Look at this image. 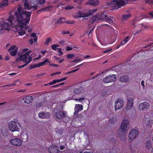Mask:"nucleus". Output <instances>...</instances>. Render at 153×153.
<instances>
[{"mask_svg": "<svg viewBox=\"0 0 153 153\" xmlns=\"http://www.w3.org/2000/svg\"><path fill=\"white\" fill-rule=\"evenodd\" d=\"M118 132L119 136L122 138L125 137L128 132L119 128Z\"/></svg>", "mask_w": 153, "mask_h": 153, "instance_id": "nucleus-18", "label": "nucleus"}, {"mask_svg": "<svg viewBox=\"0 0 153 153\" xmlns=\"http://www.w3.org/2000/svg\"><path fill=\"white\" fill-rule=\"evenodd\" d=\"M10 143L13 145L16 146H20L22 143L21 140L19 138H16L10 140Z\"/></svg>", "mask_w": 153, "mask_h": 153, "instance_id": "nucleus-13", "label": "nucleus"}, {"mask_svg": "<svg viewBox=\"0 0 153 153\" xmlns=\"http://www.w3.org/2000/svg\"><path fill=\"white\" fill-rule=\"evenodd\" d=\"M52 9V7L51 6H48L44 8H42L40 10H38L37 11V12H39L40 11H47V10H51Z\"/></svg>", "mask_w": 153, "mask_h": 153, "instance_id": "nucleus-29", "label": "nucleus"}, {"mask_svg": "<svg viewBox=\"0 0 153 153\" xmlns=\"http://www.w3.org/2000/svg\"><path fill=\"white\" fill-rule=\"evenodd\" d=\"M85 99V98H84V97H83V98H79V99H75V100L76 101H81L82 100H84Z\"/></svg>", "mask_w": 153, "mask_h": 153, "instance_id": "nucleus-48", "label": "nucleus"}, {"mask_svg": "<svg viewBox=\"0 0 153 153\" xmlns=\"http://www.w3.org/2000/svg\"><path fill=\"white\" fill-rule=\"evenodd\" d=\"M8 128L11 131H18L20 129L18 123L14 121L10 122L8 124Z\"/></svg>", "mask_w": 153, "mask_h": 153, "instance_id": "nucleus-4", "label": "nucleus"}, {"mask_svg": "<svg viewBox=\"0 0 153 153\" xmlns=\"http://www.w3.org/2000/svg\"><path fill=\"white\" fill-rule=\"evenodd\" d=\"M40 66L39 63L34 65H31L30 66V69L33 68H35L38 67Z\"/></svg>", "mask_w": 153, "mask_h": 153, "instance_id": "nucleus-35", "label": "nucleus"}, {"mask_svg": "<svg viewBox=\"0 0 153 153\" xmlns=\"http://www.w3.org/2000/svg\"><path fill=\"white\" fill-rule=\"evenodd\" d=\"M97 10V9L93 10H89L86 13L82 12H79L78 13L79 17H88L95 12Z\"/></svg>", "mask_w": 153, "mask_h": 153, "instance_id": "nucleus-8", "label": "nucleus"}, {"mask_svg": "<svg viewBox=\"0 0 153 153\" xmlns=\"http://www.w3.org/2000/svg\"><path fill=\"white\" fill-rule=\"evenodd\" d=\"M153 123V120L150 119L148 120L146 123V125L148 127L151 128L152 127V124Z\"/></svg>", "mask_w": 153, "mask_h": 153, "instance_id": "nucleus-32", "label": "nucleus"}, {"mask_svg": "<svg viewBox=\"0 0 153 153\" xmlns=\"http://www.w3.org/2000/svg\"><path fill=\"white\" fill-rule=\"evenodd\" d=\"M83 90L82 87H80L78 88H75L74 91V92L75 94H78L80 93Z\"/></svg>", "mask_w": 153, "mask_h": 153, "instance_id": "nucleus-27", "label": "nucleus"}, {"mask_svg": "<svg viewBox=\"0 0 153 153\" xmlns=\"http://www.w3.org/2000/svg\"><path fill=\"white\" fill-rule=\"evenodd\" d=\"M21 58V60L23 61L25 63H26L27 62V59L28 58V56L25 53V54L20 55Z\"/></svg>", "mask_w": 153, "mask_h": 153, "instance_id": "nucleus-25", "label": "nucleus"}, {"mask_svg": "<svg viewBox=\"0 0 153 153\" xmlns=\"http://www.w3.org/2000/svg\"><path fill=\"white\" fill-rule=\"evenodd\" d=\"M98 21V19H97L96 16L93 17L90 19V22L91 24H93L95 22H97Z\"/></svg>", "mask_w": 153, "mask_h": 153, "instance_id": "nucleus-30", "label": "nucleus"}, {"mask_svg": "<svg viewBox=\"0 0 153 153\" xmlns=\"http://www.w3.org/2000/svg\"><path fill=\"white\" fill-rule=\"evenodd\" d=\"M7 130L6 128L4 127H2L1 129V131L2 132V133L3 134L7 132Z\"/></svg>", "mask_w": 153, "mask_h": 153, "instance_id": "nucleus-36", "label": "nucleus"}, {"mask_svg": "<svg viewBox=\"0 0 153 153\" xmlns=\"http://www.w3.org/2000/svg\"><path fill=\"white\" fill-rule=\"evenodd\" d=\"M72 48H71V47H69L68 46H67V49H66V50L67 51H71V50H72Z\"/></svg>", "mask_w": 153, "mask_h": 153, "instance_id": "nucleus-56", "label": "nucleus"}, {"mask_svg": "<svg viewBox=\"0 0 153 153\" xmlns=\"http://www.w3.org/2000/svg\"><path fill=\"white\" fill-rule=\"evenodd\" d=\"M23 100L24 101V102L26 103L29 104L33 100L32 96H27L23 99Z\"/></svg>", "mask_w": 153, "mask_h": 153, "instance_id": "nucleus-20", "label": "nucleus"}, {"mask_svg": "<svg viewBox=\"0 0 153 153\" xmlns=\"http://www.w3.org/2000/svg\"><path fill=\"white\" fill-rule=\"evenodd\" d=\"M58 52L60 53V54H63V53L62 52V49L61 48H59L58 49Z\"/></svg>", "mask_w": 153, "mask_h": 153, "instance_id": "nucleus-52", "label": "nucleus"}, {"mask_svg": "<svg viewBox=\"0 0 153 153\" xmlns=\"http://www.w3.org/2000/svg\"><path fill=\"white\" fill-rule=\"evenodd\" d=\"M29 43H30V45H32L33 43V40L32 39H30L29 40Z\"/></svg>", "mask_w": 153, "mask_h": 153, "instance_id": "nucleus-63", "label": "nucleus"}, {"mask_svg": "<svg viewBox=\"0 0 153 153\" xmlns=\"http://www.w3.org/2000/svg\"><path fill=\"white\" fill-rule=\"evenodd\" d=\"M73 8V7L71 5H68L65 7V9L66 10H69Z\"/></svg>", "mask_w": 153, "mask_h": 153, "instance_id": "nucleus-45", "label": "nucleus"}, {"mask_svg": "<svg viewBox=\"0 0 153 153\" xmlns=\"http://www.w3.org/2000/svg\"><path fill=\"white\" fill-rule=\"evenodd\" d=\"M116 122V120L114 117H111L109 118V122L111 124H114Z\"/></svg>", "mask_w": 153, "mask_h": 153, "instance_id": "nucleus-31", "label": "nucleus"}, {"mask_svg": "<svg viewBox=\"0 0 153 153\" xmlns=\"http://www.w3.org/2000/svg\"><path fill=\"white\" fill-rule=\"evenodd\" d=\"M18 50V47L15 45H13L10 47L8 51L11 56H15Z\"/></svg>", "mask_w": 153, "mask_h": 153, "instance_id": "nucleus-11", "label": "nucleus"}, {"mask_svg": "<svg viewBox=\"0 0 153 153\" xmlns=\"http://www.w3.org/2000/svg\"><path fill=\"white\" fill-rule=\"evenodd\" d=\"M18 73H12L11 74H8L7 75H9L10 76H15Z\"/></svg>", "mask_w": 153, "mask_h": 153, "instance_id": "nucleus-55", "label": "nucleus"}, {"mask_svg": "<svg viewBox=\"0 0 153 153\" xmlns=\"http://www.w3.org/2000/svg\"><path fill=\"white\" fill-rule=\"evenodd\" d=\"M83 106L81 104H76L74 107L75 112L74 113V115H77L78 112L82 110Z\"/></svg>", "mask_w": 153, "mask_h": 153, "instance_id": "nucleus-14", "label": "nucleus"}, {"mask_svg": "<svg viewBox=\"0 0 153 153\" xmlns=\"http://www.w3.org/2000/svg\"><path fill=\"white\" fill-rule=\"evenodd\" d=\"M1 27H0V30H2L3 29L9 30L10 29L11 27V25L7 23L2 22L1 23Z\"/></svg>", "mask_w": 153, "mask_h": 153, "instance_id": "nucleus-16", "label": "nucleus"}, {"mask_svg": "<svg viewBox=\"0 0 153 153\" xmlns=\"http://www.w3.org/2000/svg\"><path fill=\"white\" fill-rule=\"evenodd\" d=\"M50 114L49 112H41L39 113V117L42 119H48L50 117Z\"/></svg>", "mask_w": 153, "mask_h": 153, "instance_id": "nucleus-15", "label": "nucleus"}, {"mask_svg": "<svg viewBox=\"0 0 153 153\" xmlns=\"http://www.w3.org/2000/svg\"><path fill=\"white\" fill-rule=\"evenodd\" d=\"M82 60V59H77L74 60L73 61V62H79L81 61Z\"/></svg>", "mask_w": 153, "mask_h": 153, "instance_id": "nucleus-46", "label": "nucleus"}, {"mask_svg": "<svg viewBox=\"0 0 153 153\" xmlns=\"http://www.w3.org/2000/svg\"><path fill=\"white\" fill-rule=\"evenodd\" d=\"M126 43V42L123 40V41H122L121 42V43H120V45H121V46L123 45L124 44H125Z\"/></svg>", "mask_w": 153, "mask_h": 153, "instance_id": "nucleus-58", "label": "nucleus"}, {"mask_svg": "<svg viewBox=\"0 0 153 153\" xmlns=\"http://www.w3.org/2000/svg\"><path fill=\"white\" fill-rule=\"evenodd\" d=\"M127 102L126 106V110L128 111L132 107L133 103V97H128L127 98Z\"/></svg>", "mask_w": 153, "mask_h": 153, "instance_id": "nucleus-9", "label": "nucleus"}, {"mask_svg": "<svg viewBox=\"0 0 153 153\" xmlns=\"http://www.w3.org/2000/svg\"><path fill=\"white\" fill-rule=\"evenodd\" d=\"M28 49L26 48L25 49L23 50L22 51V53H25V52L27 51L28 50Z\"/></svg>", "mask_w": 153, "mask_h": 153, "instance_id": "nucleus-59", "label": "nucleus"}, {"mask_svg": "<svg viewBox=\"0 0 153 153\" xmlns=\"http://www.w3.org/2000/svg\"><path fill=\"white\" fill-rule=\"evenodd\" d=\"M46 0H37L38 3L40 4H43L45 3Z\"/></svg>", "mask_w": 153, "mask_h": 153, "instance_id": "nucleus-41", "label": "nucleus"}, {"mask_svg": "<svg viewBox=\"0 0 153 153\" xmlns=\"http://www.w3.org/2000/svg\"><path fill=\"white\" fill-rule=\"evenodd\" d=\"M116 0H113V2H111V3H110L109 4V5L112 7H114V8L115 9V6H114L113 5V3H114V1H115Z\"/></svg>", "mask_w": 153, "mask_h": 153, "instance_id": "nucleus-47", "label": "nucleus"}, {"mask_svg": "<svg viewBox=\"0 0 153 153\" xmlns=\"http://www.w3.org/2000/svg\"><path fill=\"white\" fill-rule=\"evenodd\" d=\"M66 114V112H65L63 111H58L55 113L56 120L57 121H59L66 117L68 118V117L67 116Z\"/></svg>", "mask_w": 153, "mask_h": 153, "instance_id": "nucleus-2", "label": "nucleus"}, {"mask_svg": "<svg viewBox=\"0 0 153 153\" xmlns=\"http://www.w3.org/2000/svg\"><path fill=\"white\" fill-rule=\"evenodd\" d=\"M9 4L8 0H3L0 3V8H4L7 6Z\"/></svg>", "mask_w": 153, "mask_h": 153, "instance_id": "nucleus-23", "label": "nucleus"}, {"mask_svg": "<svg viewBox=\"0 0 153 153\" xmlns=\"http://www.w3.org/2000/svg\"><path fill=\"white\" fill-rule=\"evenodd\" d=\"M120 128L128 132L129 129V121L128 120H124L122 122Z\"/></svg>", "mask_w": 153, "mask_h": 153, "instance_id": "nucleus-6", "label": "nucleus"}, {"mask_svg": "<svg viewBox=\"0 0 153 153\" xmlns=\"http://www.w3.org/2000/svg\"><path fill=\"white\" fill-rule=\"evenodd\" d=\"M145 3H148L150 4H153V0H148Z\"/></svg>", "mask_w": 153, "mask_h": 153, "instance_id": "nucleus-40", "label": "nucleus"}, {"mask_svg": "<svg viewBox=\"0 0 153 153\" xmlns=\"http://www.w3.org/2000/svg\"><path fill=\"white\" fill-rule=\"evenodd\" d=\"M50 62L48 60V59H46L43 62H41L39 63V64L40 66H43L45 65V64L47 63H49Z\"/></svg>", "mask_w": 153, "mask_h": 153, "instance_id": "nucleus-33", "label": "nucleus"}, {"mask_svg": "<svg viewBox=\"0 0 153 153\" xmlns=\"http://www.w3.org/2000/svg\"><path fill=\"white\" fill-rule=\"evenodd\" d=\"M124 104L123 100L120 99H118L116 100L115 103V109L117 110L121 108Z\"/></svg>", "mask_w": 153, "mask_h": 153, "instance_id": "nucleus-12", "label": "nucleus"}, {"mask_svg": "<svg viewBox=\"0 0 153 153\" xmlns=\"http://www.w3.org/2000/svg\"><path fill=\"white\" fill-rule=\"evenodd\" d=\"M149 14L152 17V18H153V11H152L150 13H149Z\"/></svg>", "mask_w": 153, "mask_h": 153, "instance_id": "nucleus-61", "label": "nucleus"}, {"mask_svg": "<svg viewBox=\"0 0 153 153\" xmlns=\"http://www.w3.org/2000/svg\"><path fill=\"white\" fill-rule=\"evenodd\" d=\"M82 0H74V2L79 4H80L82 2Z\"/></svg>", "mask_w": 153, "mask_h": 153, "instance_id": "nucleus-43", "label": "nucleus"}, {"mask_svg": "<svg viewBox=\"0 0 153 153\" xmlns=\"http://www.w3.org/2000/svg\"><path fill=\"white\" fill-rule=\"evenodd\" d=\"M65 19L64 18H60L58 19L55 20L53 22H54L55 24L56 25L57 24H59L61 23H64Z\"/></svg>", "mask_w": 153, "mask_h": 153, "instance_id": "nucleus-24", "label": "nucleus"}, {"mask_svg": "<svg viewBox=\"0 0 153 153\" xmlns=\"http://www.w3.org/2000/svg\"><path fill=\"white\" fill-rule=\"evenodd\" d=\"M115 74L109 75L106 76L103 79V81L105 83H108L114 81L116 78Z\"/></svg>", "mask_w": 153, "mask_h": 153, "instance_id": "nucleus-5", "label": "nucleus"}, {"mask_svg": "<svg viewBox=\"0 0 153 153\" xmlns=\"http://www.w3.org/2000/svg\"><path fill=\"white\" fill-rule=\"evenodd\" d=\"M129 39V36H127L126 38L124 40V41H125V42L126 43L127 41H128V40Z\"/></svg>", "mask_w": 153, "mask_h": 153, "instance_id": "nucleus-53", "label": "nucleus"}, {"mask_svg": "<svg viewBox=\"0 0 153 153\" xmlns=\"http://www.w3.org/2000/svg\"><path fill=\"white\" fill-rule=\"evenodd\" d=\"M146 148L149 150L151 147V142L150 140H148L145 143Z\"/></svg>", "mask_w": 153, "mask_h": 153, "instance_id": "nucleus-28", "label": "nucleus"}, {"mask_svg": "<svg viewBox=\"0 0 153 153\" xmlns=\"http://www.w3.org/2000/svg\"><path fill=\"white\" fill-rule=\"evenodd\" d=\"M112 50V49L111 48H110V49H108L107 50H106L105 51H104L103 52V53H108V52L110 51H111V50Z\"/></svg>", "mask_w": 153, "mask_h": 153, "instance_id": "nucleus-49", "label": "nucleus"}, {"mask_svg": "<svg viewBox=\"0 0 153 153\" xmlns=\"http://www.w3.org/2000/svg\"><path fill=\"white\" fill-rule=\"evenodd\" d=\"M31 13V12H27L19 7L15 13L16 17L13 15L11 16L8 20L11 26L18 30H21L23 28L27 29L29 26L26 24L29 23Z\"/></svg>", "mask_w": 153, "mask_h": 153, "instance_id": "nucleus-1", "label": "nucleus"}, {"mask_svg": "<svg viewBox=\"0 0 153 153\" xmlns=\"http://www.w3.org/2000/svg\"><path fill=\"white\" fill-rule=\"evenodd\" d=\"M106 92L105 91H104L102 94V95L103 96H104L105 95H106Z\"/></svg>", "mask_w": 153, "mask_h": 153, "instance_id": "nucleus-64", "label": "nucleus"}, {"mask_svg": "<svg viewBox=\"0 0 153 153\" xmlns=\"http://www.w3.org/2000/svg\"><path fill=\"white\" fill-rule=\"evenodd\" d=\"M24 7L25 9L27 10H36L37 9V6H30L28 3L25 2L24 4Z\"/></svg>", "mask_w": 153, "mask_h": 153, "instance_id": "nucleus-19", "label": "nucleus"}, {"mask_svg": "<svg viewBox=\"0 0 153 153\" xmlns=\"http://www.w3.org/2000/svg\"><path fill=\"white\" fill-rule=\"evenodd\" d=\"M20 31L19 32V34L20 35L22 36L25 34V31H23L22 30Z\"/></svg>", "mask_w": 153, "mask_h": 153, "instance_id": "nucleus-44", "label": "nucleus"}, {"mask_svg": "<svg viewBox=\"0 0 153 153\" xmlns=\"http://www.w3.org/2000/svg\"><path fill=\"white\" fill-rule=\"evenodd\" d=\"M131 16L130 14H126L122 15L121 19L123 21H126Z\"/></svg>", "mask_w": 153, "mask_h": 153, "instance_id": "nucleus-26", "label": "nucleus"}, {"mask_svg": "<svg viewBox=\"0 0 153 153\" xmlns=\"http://www.w3.org/2000/svg\"><path fill=\"white\" fill-rule=\"evenodd\" d=\"M55 82H56V81L55 80H54L52 81L51 82H50L48 84H47L44 85L45 86V85H53V84L55 83H56Z\"/></svg>", "mask_w": 153, "mask_h": 153, "instance_id": "nucleus-42", "label": "nucleus"}, {"mask_svg": "<svg viewBox=\"0 0 153 153\" xmlns=\"http://www.w3.org/2000/svg\"><path fill=\"white\" fill-rule=\"evenodd\" d=\"M61 73L59 71V72H56L55 73H53V74H51V76H53V75H56V74H61Z\"/></svg>", "mask_w": 153, "mask_h": 153, "instance_id": "nucleus-50", "label": "nucleus"}, {"mask_svg": "<svg viewBox=\"0 0 153 153\" xmlns=\"http://www.w3.org/2000/svg\"><path fill=\"white\" fill-rule=\"evenodd\" d=\"M96 16L98 19V21L100 20H105L109 23H112L113 22L112 20L108 16L105 12H103L99 15H97Z\"/></svg>", "mask_w": 153, "mask_h": 153, "instance_id": "nucleus-3", "label": "nucleus"}, {"mask_svg": "<svg viewBox=\"0 0 153 153\" xmlns=\"http://www.w3.org/2000/svg\"><path fill=\"white\" fill-rule=\"evenodd\" d=\"M30 36L31 37L34 38V41H37V37L36 36V34L35 33H31L30 35Z\"/></svg>", "mask_w": 153, "mask_h": 153, "instance_id": "nucleus-34", "label": "nucleus"}, {"mask_svg": "<svg viewBox=\"0 0 153 153\" xmlns=\"http://www.w3.org/2000/svg\"><path fill=\"white\" fill-rule=\"evenodd\" d=\"M41 55H40L38 57L35 58L33 60L34 61L35 60H38V59H39L40 58H41Z\"/></svg>", "mask_w": 153, "mask_h": 153, "instance_id": "nucleus-62", "label": "nucleus"}, {"mask_svg": "<svg viewBox=\"0 0 153 153\" xmlns=\"http://www.w3.org/2000/svg\"><path fill=\"white\" fill-rule=\"evenodd\" d=\"M144 81L143 80H142L141 81V84L143 86V88H144L145 87V85L144 84Z\"/></svg>", "mask_w": 153, "mask_h": 153, "instance_id": "nucleus-57", "label": "nucleus"}, {"mask_svg": "<svg viewBox=\"0 0 153 153\" xmlns=\"http://www.w3.org/2000/svg\"><path fill=\"white\" fill-rule=\"evenodd\" d=\"M27 65V64H25L24 65H21V66H19L18 67V68H23L25 66H26Z\"/></svg>", "mask_w": 153, "mask_h": 153, "instance_id": "nucleus-60", "label": "nucleus"}, {"mask_svg": "<svg viewBox=\"0 0 153 153\" xmlns=\"http://www.w3.org/2000/svg\"><path fill=\"white\" fill-rule=\"evenodd\" d=\"M150 107V105L147 102H144L140 103L138 106V109L140 111H145L148 109Z\"/></svg>", "mask_w": 153, "mask_h": 153, "instance_id": "nucleus-7", "label": "nucleus"}, {"mask_svg": "<svg viewBox=\"0 0 153 153\" xmlns=\"http://www.w3.org/2000/svg\"><path fill=\"white\" fill-rule=\"evenodd\" d=\"M59 149L56 147L52 146L49 148V150L51 153H58Z\"/></svg>", "mask_w": 153, "mask_h": 153, "instance_id": "nucleus-22", "label": "nucleus"}, {"mask_svg": "<svg viewBox=\"0 0 153 153\" xmlns=\"http://www.w3.org/2000/svg\"><path fill=\"white\" fill-rule=\"evenodd\" d=\"M51 39L50 38H49L48 39H46V42L45 43V45H47L51 41Z\"/></svg>", "mask_w": 153, "mask_h": 153, "instance_id": "nucleus-39", "label": "nucleus"}, {"mask_svg": "<svg viewBox=\"0 0 153 153\" xmlns=\"http://www.w3.org/2000/svg\"><path fill=\"white\" fill-rule=\"evenodd\" d=\"M19 60H21V58L20 56L19 57L18 56H17V57L16 59V61H17Z\"/></svg>", "mask_w": 153, "mask_h": 153, "instance_id": "nucleus-54", "label": "nucleus"}, {"mask_svg": "<svg viewBox=\"0 0 153 153\" xmlns=\"http://www.w3.org/2000/svg\"><path fill=\"white\" fill-rule=\"evenodd\" d=\"M74 56V55L73 54H68L67 56V59H71Z\"/></svg>", "mask_w": 153, "mask_h": 153, "instance_id": "nucleus-37", "label": "nucleus"}, {"mask_svg": "<svg viewBox=\"0 0 153 153\" xmlns=\"http://www.w3.org/2000/svg\"><path fill=\"white\" fill-rule=\"evenodd\" d=\"M99 3L98 0H90L88 1L86 4L91 5L92 6H95L98 5Z\"/></svg>", "mask_w": 153, "mask_h": 153, "instance_id": "nucleus-17", "label": "nucleus"}, {"mask_svg": "<svg viewBox=\"0 0 153 153\" xmlns=\"http://www.w3.org/2000/svg\"><path fill=\"white\" fill-rule=\"evenodd\" d=\"M120 80L122 82H127L129 81V78L128 76H123L120 77Z\"/></svg>", "mask_w": 153, "mask_h": 153, "instance_id": "nucleus-21", "label": "nucleus"}, {"mask_svg": "<svg viewBox=\"0 0 153 153\" xmlns=\"http://www.w3.org/2000/svg\"><path fill=\"white\" fill-rule=\"evenodd\" d=\"M59 45H57L55 44V45H52L51 46V47L53 50H56V48L57 47H59Z\"/></svg>", "mask_w": 153, "mask_h": 153, "instance_id": "nucleus-38", "label": "nucleus"}, {"mask_svg": "<svg viewBox=\"0 0 153 153\" xmlns=\"http://www.w3.org/2000/svg\"><path fill=\"white\" fill-rule=\"evenodd\" d=\"M138 132L135 129L131 130L129 133V137L130 139L131 140H133L135 139L138 135Z\"/></svg>", "mask_w": 153, "mask_h": 153, "instance_id": "nucleus-10", "label": "nucleus"}, {"mask_svg": "<svg viewBox=\"0 0 153 153\" xmlns=\"http://www.w3.org/2000/svg\"><path fill=\"white\" fill-rule=\"evenodd\" d=\"M62 34H68V33H69V31H62Z\"/></svg>", "mask_w": 153, "mask_h": 153, "instance_id": "nucleus-51", "label": "nucleus"}]
</instances>
